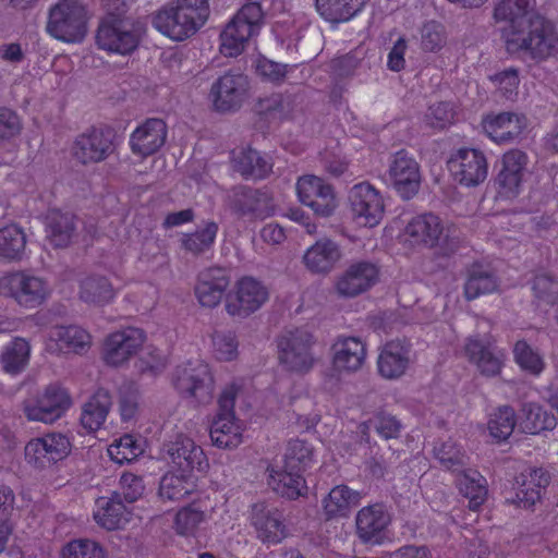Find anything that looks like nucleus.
I'll return each mask as SVG.
<instances>
[{"label":"nucleus","instance_id":"f257e3e1","mask_svg":"<svg viewBox=\"0 0 558 558\" xmlns=\"http://www.w3.org/2000/svg\"><path fill=\"white\" fill-rule=\"evenodd\" d=\"M210 15L209 0H172L153 16L154 27L174 41L195 35Z\"/></svg>","mask_w":558,"mask_h":558},{"label":"nucleus","instance_id":"f03ea898","mask_svg":"<svg viewBox=\"0 0 558 558\" xmlns=\"http://www.w3.org/2000/svg\"><path fill=\"white\" fill-rule=\"evenodd\" d=\"M506 47L511 53L523 51L533 59H545L558 50V35L554 24L542 15L518 22L506 29Z\"/></svg>","mask_w":558,"mask_h":558},{"label":"nucleus","instance_id":"7ed1b4c3","mask_svg":"<svg viewBox=\"0 0 558 558\" xmlns=\"http://www.w3.org/2000/svg\"><path fill=\"white\" fill-rule=\"evenodd\" d=\"M315 343L314 335L305 328L283 330L277 338L279 364L287 372L307 374L316 363Z\"/></svg>","mask_w":558,"mask_h":558},{"label":"nucleus","instance_id":"20e7f679","mask_svg":"<svg viewBox=\"0 0 558 558\" xmlns=\"http://www.w3.org/2000/svg\"><path fill=\"white\" fill-rule=\"evenodd\" d=\"M264 11L258 2L244 4L220 34V52L226 57L241 54L253 36L258 34Z\"/></svg>","mask_w":558,"mask_h":558},{"label":"nucleus","instance_id":"39448f33","mask_svg":"<svg viewBox=\"0 0 558 558\" xmlns=\"http://www.w3.org/2000/svg\"><path fill=\"white\" fill-rule=\"evenodd\" d=\"M87 10L78 0H60L49 10L46 29L64 43H78L87 33Z\"/></svg>","mask_w":558,"mask_h":558},{"label":"nucleus","instance_id":"423d86ee","mask_svg":"<svg viewBox=\"0 0 558 558\" xmlns=\"http://www.w3.org/2000/svg\"><path fill=\"white\" fill-rule=\"evenodd\" d=\"M141 36L140 23L121 17L119 14H111L101 20L96 34V44L102 50L125 56L138 47Z\"/></svg>","mask_w":558,"mask_h":558},{"label":"nucleus","instance_id":"0eeeda50","mask_svg":"<svg viewBox=\"0 0 558 558\" xmlns=\"http://www.w3.org/2000/svg\"><path fill=\"white\" fill-rule=\"evenodd\" d=\"M405 234L413 244L438 247L442 255H450L459 248L456 230L445 229L440 218L432 213L413 217L405 227Z\"/></svg>","mask_w":558,"mask_h":558},{"label":"nucleus","instance_id":"6e6552de","mask_svg":"<svg viewBox=\"0 0 558 558\" xmlns=\"http://www.w3.org/2000/svg\"><path fill=\"white\" fill-rule=\"evenodd\" d=\"M239 388L232 384L219 396L218 411L210 425V439L221 449H233L242 442V427L235 418L234 404Z\"/></svg>","mask_w":558,"mask_h":558},{"label":"nucleus","instance_id":"1a4fd4ad","mask_svg":"<svg viewBox=\"0 0 558 558\" xmlns=\"http://www.w3.org/2000/svg\"><path fill=\"white\" fill-rule=\"evenodd\" d=\"M70 392L54 383L46 386L35 400L23 402V413L28 421L52 424L71 408Z\"/></svg>","mask_w":558,"mask_h":558},{"label":"nucleus","instance_id":"9d476101","mask_svg":"<svg viewBox=\"0 0 558 558\" xmlns=\"http://www.w3.org/2000/svg\"><path fill=\"white\" fill-rule=\"evenodd\" d=\"M114 140L110 128H90L75 137L72 156L84 166L101 162L116 151Z\"/></svg>","mask_w":558,"mask_h":558},{"label":"nucleus","instance_id":"9b49d317","mask_svg":"<svg viewBox=\"0 0 558 558\" xmlns=\"http://www.w3.org/2000/svg\"><path fill=\"white\" fill-rule=\"evenodd\" d=\"M250 80L240 70H229L211 85L209 97L219 112H233L248 97Z\"/></svg>","mask_w":558,"mask_h":558},{"label":"nucleus","instance_id":"f8f14e48","mask_svg":"<svg viewBox=\"0 0 558 558\" xmlns=\"http://www.w3.org/2000/svg\"><path fill=\"white\" fill-rule=\"evenodd\" d=\"M388 179L402 199H412L422 184L420 163L409 151L400 149L389 158Z\"/></svg>","mask_w":558,"mask_h":558},{"label":"nucleus","instance_id":"ddd939ff","mask_svg":"<svg viewBox=\"0 0 558 558\" xmlns=\"http://www.w3.org/2000/svg\"><path fill=\"white\" fill-rule=\"evenodd\" d=\"M2 287L17 304L27 308L39 306L50 293L49 283L44 278L25 271L4 277Z\"/></svg>","mask_w":558,"mask_h":558},{"label":"nucleus","instance_id":"4468645a","mask_svg":"<svg viewBox=\"0 0 558 558\" xmlns=\"http://www.w3.org/2000/svg\"><path fill=\"white\" fill-rule=\"evenodd\" d=\"M173 385L180 395L194 398L198 402H208L214 392V377L209 366L197 363L178 366L172 378Z\"/></svg>","mask_w":558,"mask_h":558},{"label":"nucleus","instance_id":"2eb2a0df","mask_svg":"<svg viewBox=\"0 0 558 558\" xmlns=\"http://www.w3.org/2000/svg\"><path fill=\"white\" fill-rule=\"evenodd\" d=\"M448 168L454 180L465 186H476L483 183L488 173L485 155L475 148L458 149L448 160Z\"/></svg>","mask_w":558,"mask_h":558},{"label":"nucleus","instance_id":"dca6fc26","mask_svg":"<svg viewBox=\"0 0 558 558\" xmlns=\"http://www.w3.org/2000/svg\"><path fill=\"white\" fill-rule=\"evenodd\" d=\"M296 192L300 202L310 207L316 216L329 217L337 208L333 189L316 175H303L298 180Z\"/></svg>","mask_w":558,"mask_h":558},{"label":"nucleus","instance_id":"f3484780","mask_svg":"<svg viewBox=\"0 0 558 558\" xmlns=\"http://www.w3.org/2000/svg\"><path fill=\"white\" fill-rule=\"evenodd\" d=\"M268 300L267 288L253 277H243L227 295L226 308L232 316H248Z\"/></svg>","mask_w":558,"mask_h":558},{"label":"nucleus","instance_id":"a211bd4d","mask_svg":"<svg viewBox=\"0 0 558 558\" xmlns=\"http://www.w3.org/2000/svg\"><path fill=\"white\" fill-rule=\"evenodd\" d=\"M354 219L365 227L377 226L384 216V202L378 191L369 183L355 184L349 194Z\"/></svg>","mask_w":558,"mask_h":558},{"label":"nucleus","instance_id":"6ab92c4d","mask_svg":"<svg viewBox=\"0 0 558 558\" xmlns=\"http://www.w3.org/2000/svg\"><path fill=\"white\" fill-rule=\"evenodd\" d=\"M391 523V514L383 502L361 508L355 515V533L363 544H381L386 530Z\"/></svg>","mask_w":558,"mask_h":558},{"label":"nucleus","instance_id":"aec40b11","mask_svg":"<svg viewBox=\"0 0 558 558\" xmlns=\"http://www.w3.org/2000/svg\"><path fill=\"white\" fill-rule=\"evenodd\" d=\"M250 520L257 538L264 544H279L288 535L282 511L266 502H257L252 506Z\"/></svg>","mask_w":558,"mask_h":558},{"label":"nucleus","instance_id":"412c9836","mask_svg":"<svg viewBox=\"0 0 558 558\" xmlns=\"http://www.w3.org/2000/svg\"><path fill=\"white\" fill-rule=\"evenodd\" d=\"M70 451L69 438L62 434L51 433L29 440L25 446V458L34 466L44 469L64 459Z\"/></svg>","mask_w":558,"mask_h":558},{"label":"nucleus","instance_id":"4be33fe9","mask_svg":"<svg viewBox=\"0 0 558 558\" xmlns=\"http://www.w3.org/2000/svg\"><path fill=\"white\" fill-rule=\"evenodd\" d=\"M551 482L550 472L543 466H527L515 477V496L512 502L532 509Z\"/></svg>","mask_w":558,"mask_h":558},{"label":"nucleus","instance_id":"5701e85b","mask_svg":"<svg viewBox=\"0 0 558 558\" xmlns=\"http://www.w3.org/2000/svg\"><path fill=\"white\" fill-rule=\"evenodd\" d=\"M464 350L470 362L476 365L483 376L495 377L501 373L506 352L490 339L471 337L468 339Z\"/></svg>","mask_w":558,"mask_h":558},{"label":"nucleus","instance_id":"b1692460","mask_svg":"<svg viewBox=\"0 0 558 558\" xmlns=\"http://www.w3.org/2000/svg\"><path fill=\"white\" fill-rule=\"evenodd\" d=\"M379 278V268L368 260L351 264L339 277L336 290L343 298H355L376 284Z\"/></svg>","mask_w":558,"mask_h":558},{"label":"nucleus","instance_id":"393cba45","mask_svg":"<svg viewBox=\"0 0 558 558\" xmlns=\"http://www.w3.org/2000/svg\"><path fill=\"white\" fill-rule=\"evenodd\" d=\"M169 461L182 473L204 472L209 463L204 450L193 439L180 435L173 441L163 445Z\"/></svg>","mask_w":558,"mask_h":558},{"label":"nucleus","instance_id":"a878e982","mask_svg":"<svg viewBox=\"0 0 558 558\" xmlns=\"http://www.w3.org/2000/svg\"><path fill=\"white\" fill-rule=\"evenodd\" d=\"M230 209L239 217L263 219L271 214V199L267 192L246 185H236L228 195Z\"/></svg>","mask_w":558,"mask_h":558},{"label":"nucleus","instance_id":"bb28decb","mask_svg":"<svg viewBox=\"0 0 558 558\" xmlns=\"http://www.w3.org/2000/svg\"><path fill=\"white\" fill-rule=\"evenodd\" d=\"M145 333L140 328L129 327L111 333L105 343V361L119 366L142 347Z\"/></svg>","mask_w":558,"mask_h":558},{"label":"nucleus","instance_id":"cd10ccee","mask_svg":"<svg viewBox=\"0 0 558 558\" xmlns=\"http://www.w3.org/2000/svg\"><path fill=\"white\" fill-rule=\"evenodd\" d=\"M411 352L412 343L408 339L387 342L377 360L379 374L387 379L401 377L411 363Z\"/></svg>","mask_w":558,"mask_h":558},{"label":"nucleus","instance_id":"c85d7f7f","mask_svg":"<svg viewBox=\"0 0 558 558\" xmlns=\"http://www.w3.org/2000/svg\"><path fill=\"white\" fill-rule=\"evenodd\" d=\"M231 281L230 272L222 267H209L197 277L195 294L198 302L206 307L217 306Z\"/></svg>","mask_w":558,"mask_h":558},{"label":"nucleus","instance_id":"c756f323","mask_svg":"<svg viewBox=\"0 0 558 558\" xmlns=\"http://www.w3.org/2000/svg\"><path fill=\"white\" fill-rule=\"evenodd\" d=\"M166 138L167 125L163 120L150 118L133 131L130 137V146L133 154L148 157L165 145Z\"/></svg>","mask_w":558,"mask_h":558},{"label":"nucleus","instance_id":"7c9ffc66","mask_svg":"<svg viewBox=\"0 0 558 558\" xmlns=\"http://www.w3.org/2000/svg\"><path fill=\"white\" fill-rule=\"evenodd\" d=\"M331 351L332 372L338 374L357 372L366 357L364 343L355 337L339 338L332 344Z\"/></svg>","mask_w":558,"mask_h":558},{"label":"nucleus","instance_id":"2f4dec72","mask_svg":"<svg viewBox=\"0 0 558 558\" xmlns=\"http://www.w3.org/2000/svg\"><path fill=\"white\" fill-rule=\"evenodd\" d=\"M485 133L496 143H510L518 138L526 126V118L514 112L487 116L483 122Z\"/></svg>","mask_w":558,"mask_h":558},{"label":"nucleus","instance_id":"473e14b6","mask_svg":"<svg viewBox=\"0 0 558 558\" xmlns=\"http://www.w3.org/2000/svg\"><path fill=\"white\" fill-rule=\"evenodd\" d=\"M527 165V156L519 149H511L502 157V167L496 178L500 193L505 196L518 194Z\"/></svg>","mask_w":558,"mask_h":558},{"label":"nucleus","instance_id":"72a5a7b5","mask_svg":"<svg viewBox=\"0 0 558 558\" xmlns=\"http://www.w3.org/2000/svg\"><path fill=\"white\" fill-rule=\"evenodd\" d=\"M123 501L118 492L98 498L97 511L94 513L97 523L109 531L122 529L131 519V512Z\"/></svg>","mask_w":558,"mask_h":558},{"label":"nucleus","instance_id":"f704fd0d","mask_svg":"<svg viewBox=\"0 0 558 558\" xmlns=\"http://www.w3.org/2000/svg\"><path fill=\"white\" fill-rule=\"evenodd\" d=\"M498 287L499 279L490 265L476 262L468 267L464 282L466 300H474L482 294L493 293Z\"/></svg>","mask_w":558,"mask_h":558},{"label":"nucleus","instance_id":"c9c22d12","mask_svg":"<svg viewBox=\"0 0 558 558\" xmlns=\"http://www.w3.org/2000/svg\"><path fill=\"white\" fill-rule=\"evenodd\" d=\"M364 494L348 485H337L323 499V509L327 519L345 518L351 509L359 506Z\"/></svg>","mask_w":558,"mask_h":558},{"label":"nucleus","instance_id":"e433bc0d","mask_svg":"<svg viewBox=\"0 0 558 558\" xmlns=\"http://www.w3.org/2000/svg\"><path fill=\"white\" fill-rule=\"evenodd\" d=\"M338 244L329 239H322L304 254V264L313 272H328L340 259Z\"/></svg>","mask_w":558,"mask_h":558},{"label":"nucleus","instance_id":"4c0bfd02","mask_svg":"<svg viewBox=\"0 0 558 558\" xmlns=\"http://www.w3.org/2000/svg\"><path fill=\"white\" fill-rule=\"evenodd\" d=\"M233 168L244 179L262 180L269 175L272 170V163L258 150L243 148L234 154Z\"/></svg>","mask_w":558,"mask_h":558},{"label":"nucleus","instance_id":"58836bf2","mask_svg":"<svg viewBox=\"0 0 558 558\" xmlns=\"http://www.w3.org/2000/svg\"><path fill=\"white\" fill-rule=\"evenodd\" d=\"M268 485L276 494L289 500H295L307 493L303 475L286 466L281 471L269 470Z\"/></svg>","mask_w":558,"mask_h":558},{"label":"nucleus","instance_id":"ea45409f","mask_svg":"<svg viewBox=\"0 0 558 558\" xmlns=\"http://www.w3.org/2000/svg\"><path fill=\"white\" fill-rule=\"evenodd\" d=\"M75 216L51 209L46 216L47 238L54 247H65L70 244L75 233Z\"/></svg>","mask_w":558,"mask_h":558},{"label":"nucleus","instance_id":"a19ab883","mask_svg":"<svg viewBox=\"0 0 558 558\" xmlns=\"http://www.w3.org/2000/svg\"><path fill=\"white\" fill-rule=\"evenodd\" d=\"M367 0H316L319 15L331 24L351 21L365 7Z\"/></svg>","mask_w":558,"mask_h":558},{"label":"nucleus","instance_id":"79ce46f5","mask_svg":"<svg viewBox=\"0 0 558 558\" xmlns=\"http://www.w3.org/2000/svg\"><path fill=\"white\" fill-rule=\"evenodd\" d=\"M112 405V398L108 390L99 388L84 404L81 414V424L87 432H96L104 424Z\"/></svg>","mask_w":558,"mask_h":558},{"label":"nucleus","instance_id":"37998d69","mask_svg":"<svg viewBox=\"0 0 558 558\" xmlns=\"http://www.w3.org/2000/svg\"><path fill=\"white\" fill-rule=\"evenodd\" d=\"M27 235L16 223L0 229V257L9 262H20L26 256Z\"/></svg>","mask_w":558,"mask_h":558},{"label":"nucleus","instance_id":"c03bdc74","mask_svg":"<svg viewBox=\"0 0 558 558\" xmlns=\"http://www.w3.org/2000/svg\"><path fill=\"white\" fill-rule=\"evenodd\" d=\"M31 347L28 342L20 337L14 338L3 347L0 354L2 369L11 375L22 373L29 361Z\"/></svg>","mask_w":558,"mask_h":558},{"label":"nucleus","instance_id":"a18cd8bd","mask_svg":"<svg viewBox=\"0 0 558 558\" xmlns=\"http://www.w3.org/2000/svg\"><path fill=\"white\" fill-rule=\"evenodd\" d=\"M522 428L530 434H539L544 430H553L557 426V417L535 402L522 405Z\"/></svg>","mask_w":558,"mask_h":558},{"label":"nucleus","instance_id":"49530a36","mask_svg":"<svg viewBox=\"0 0 558 558\" xmlns=\"http://www.w3.org/2000/svg\"><path fill=\"white\" fill-rule=\"evenodd\" d=\"M534 7L535 0H501L494 10V16L497 21L509 22L507 29H513L519 21L524 23L536 15Z\"/></svg>","mask_w":558,"mask_h":558},{"label":"nucleus","instance_id":"de8ad7c7","mask_svg":"<svg viewBox=\"0 0 558 558\" xmlns=\"http://www.w3.org/2000/svg\"><path fill=\"white\" fill-rule=\"evenodd\" d=\"M50 338L68 352L83 353L90 347L89 333L77 326H57L50 331Z\"/></svg>","mask_w":558,"mask_h":558},{"label":"nucleus","instance_id":"09e8293b","mask_svg":"<svg viewBox=\"0 0 558 558\" xmlns=\"http://www.w3.org/2000/svg\"><path fill=\"white\" fill-rule=\"evenodd\" d=\"M113 296V288L104 276H89L81 282L80 299L85 303L102 305L110 302Z\"/></svg>","mask_w":558,"mask_h":558},{"label":"nucleus","instance_id":"8fccbe9b","mask_svg":"<svg viewBox=\"0 0 558 558\" xmlns=\"http://www.w3.org/2000/svg\"><path fill=\"white\" fill-rule=\"evenodd\" d=\"M314 463L313 447L302 439H292L288 442L284 452V465L287 470H291L302 474Z\"/></svg>","mask_w":558,"mask_h":558},{"label":"nucleus","instance_id":"3c124183","mask_svg":"<svg viewBox=\"0 0 558 558\" xmlns=\"http://www.w3.org/2000/svg\"><path fill=\"white\" fill-rule=\"evenodd\" d=\"M484 482L485 478L473 470H463L458 477L459 490L464 497L469 498V507L472 510L477 509L485 500L487 489Z\"/></svg>","mask_w":558,"mask_h":558},{"label":"nucleus","instance_id":"603ef678","mask_svg":"<svg viewBox=\"0 0 558 558\" xmlns=\"http://www.w3.org/2000/svg\"><path fill=\"white\" fill-rule=\"evenodd\" d=\"M189 473L177 475L174 473L165 474L159 483L158 495L162 500L179 501L193 490V483L190 481Z\"/></svg>","mask_w":558,"mask_h":558},{"label":"nucleus","instance_id":"864d4df0","mask_svg":"<svg viewBox=\"0 0 558 558\" xmlns=\"http://www.w3.org/2000/svg\"><path fill=\"white\" fill-rule=\"evenodd\" d=\"M217 232L218 225L214 221H208L204 228L183 234L181 246L193 255L203 254L213 246Z\"/></svg>","mask_w":558,"mask_h":558},{"label":"nucleus","instance_id":"5fc2aeb1","mask_svg":"<svg viewBox=\"0 0 558 558\" xmlns=\"http://www.w3.org/2000/svg\"><path fill=\"white\" fill-rule=\"evenodd\" d=\"M513 359L520 368L530 375L539 376L546 363L537 349L532 348L525 340H518L513 345Z\"/></svg>","mask_w":558,"mask_h":558},{"label":"nucleus","instance_id":"6e6d98bb","mask_svg":"<svg viewBox=\"0 0 558 558\" xmlns=\"http://www.w3.org/2000/svg\"><path fill=\"white\" fill-rule=\"evenodd\" d=\"M434 456L445 469L452 472L463 471L468 463L466 453L450 439L436 444Z\"/></svg>","mask_w":558,"mask_h":558},{"label":"nucleus","instance_id":"4d7b16f0","mask_svg":"<svg viewBox=\"0 0 558 558\" xmlns=\"http://www.w3.org/2000/svg\"><path fill=\"white\" fill-rule=\"evenodd\" d=\"M531 288L539 304L554 305L558 302V279L549 271L535 272Z\"/></svg>","mask_w":558,"mask_h":558},{"label":"nucleus","instance_id":"13d9d810","mask_svg":"<svg viewBox=\"0 0 558 558\" xmlns=\"http://www.w3.org/2000/svg\"><path fill=\"white\" fill-rule=\"evenodd\" d=\"M517 418L513 408L504 405L498 408L488 421L490 435L498 441L507 440L515 427Z\"/></svg>","mask_w":558,"mask_h":558},{"label":"nucleus","instance_id":"bf43d9fd","mask_svg":"<svg viewBox=\"0 0 558 558\" xmlns=\"http://www.w3.org/2000/svg\"><path fill=\"white\" fill-rule=\"evenodd\" d=\"M61 558H106L102 546L88 538H77L66 543L61 550Z\"/></svg>","mask_w":558,"mask_h":558},{"label":"nucleus","instance_id":"052dcab7","mask_svg":"<svg viewBox=\"0 0 558 558\" xmlns=\"http://www.w3.org/2000/svg\"><path fill=\"white\" fill-rule=\"evenodd\" d=\"M454 106L449 101H439L429 106L425 113V123L433 128L442 130L454 121Z\"/></svg>","mask_w":558,"mask_h":558},{"label":"nucleus","instance_id":"680f3d73","mask_svg":"<svg viewBox=\"0 0 558 558\" xmlns=\"http://www.w3.org/2000/svg\"><path fill=\"white\" fill-rule=\"evenodd\" d=\"M140 452L141 448L131 435L122 436L108 448L110 458L119 464L134 460Z\"/></svg>","mask_w":558,"mask_h":558},{"label":"nucleus","instance_id":"e2e57ef3","mask_svg":"<svg viewBox=\"0 0 558 558\" xmlns=\"http://www.w3.org/2000/svg\"><path fill=\"white\" fill-rule=\"evenodd\" d=\"M385 439L398 438L402 428L401 422L387 412H378L367 422Z\"/></svg>","mask_w":558,"mask_h":558},{"label":"nucleus","instance_id":"0e129e2a","mask_svg":"<svg viewBox=\"0 0 558 558\" xmlns=\"http://www.w3.org/2000/svg\"><path fill=\"white\" fill-rule=\"evenodd\" d=\"M446 44L445 28L441 24L429 21L421 29V45L425 51L440 50Z\"/></svg>","mask_w":558,"mask_h":558},{"label":"nucleus","instance_id":"69168bd1","mask_svg":"<svg viewBox=\"0 0 558 558\" xmlns=\"http://www.w3.org/2000/svg\"><path fill=\"white\" fill-rule=\"evenodd\" d=\"M213 344L216 356L221 361H231L238 354V340L232 331H215Z\"/></svg>","mask_w":558,"mask_h":558},{"label":"nucleus","instance_id":"338daca9","mask_svg":"<svg viewBox=\"0 0 558 558\" xmlns=\"http://www.w3.org/2000/svg\"><path fill=\"white\" fill-rule=\"evenodd\" d=\"M119 409L123 421H130L135 417L138 408V392L137 389L126 384L121 386L119 390Z\"/></svg>","mask_w":558,"mask_h":558},{"label":"nucleus","instance_id":"774afa93","mask_svg":"<svg viewBox=\"0 0 558 558\" xmlns=\"http://www.w3.org/2000/svg\"><path fill=\"white\" fill-rule=\"evenodd\" d=\"M121 499L133 504L140 499L145 490L143 478L133 473H123L120 477Z\"/></svg>","mask_w":558,"mask_h":558}]
</instances>
